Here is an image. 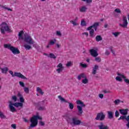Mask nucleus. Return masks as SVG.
Returning a JSON list of instances; mask_svg holds the SVG:
<instances>
[{"label":"nucleus","instance_id":"obj_54","mask_svg":"<svg viewBox=\"0 0 129 129\" xmlns=\"http://www.w3.org/2000/svg\"><path fill=\"white\" fill-rule=\"evenodd\" d=\"M87 4H91L92 3V0H86Z\"/></svg>","mask_w":129,"mask_h":129},{"label":"nucleus","instance_id":"obj_8","mask_svg":"<svg viewBox=\"0 0 129 129\" xmlns=\"http://www.w3.org/2000/svg\"><path fill=\"white\" fill-rule=\"evenodd\" d=\"M122 22L123 23L120 24L119 26H120L121 28H124V29L127 28V25H128V22H127V19L126 18V16L123 15Z\"/></svg>","mask_w":129,"mask_h":129},{"label":"nucleus","instance_id":"obj_37","mask_svg":"<svg viewBox=\"0 0 129 129\" xmlns=\"http://www.w3.org/2000/svg\"><path fill=\"white\" fill-rule=\"evenodd\" d=\"M120 119L124 120V119H125V115L121 116L119 118H118V120H120Z\"/></svg>","mask_w":129,"mask_h":129},{"label":"nucleus","instance_id":"obj_46","mask_svg":"<svg viewBox=\"0 0 129 129\" xmlns=\"http://www.w3.org/2000/svg\"><path fill=\"white\" fill-rule=\"evenodd\" d=\"M11 127H12L14 129H16L17 128V125H16V124H12L11 125Z\"/></svg>","mask_w":129,"mask_h":129},{"label":"nucleus","instance_id":"obj_27","mask_svg":"<svg viewBox=\"0 0 129 129\" xmlns=\"http://www.w3.org/2000/svg\"><path fill=\"white\" fill-rule=\"evenodd\" d=\"M82 82L83 84H87V83H88V79H87V78L86 77V78L82 80Z\"/></svg>","mask_w":129,"mask_h":129},{"label":"nucleus","instance_id":"obj_40","mask_svg":"<svg viewBox=\"0 0 129 129\" xmlns=\"http://www.w3.org/2000/svg\"><path fill=\"white\" fill-rule=\"evenodd\" d=\"M2 8L3 9H5V10H8V11H10L11 12L13 11V10L10 9V8H8V7H6V6H3Z\"/></svg>","mask_w":129,"mask_h":129},{"label":"nucleus","instance_id":"obj_57","mask_svg":"<svg viewBox=\"0 0 129 129\" xmlns=\"http://www.w3.org/2000/svg\"><path fill=\"white\" fill-rule=\"evenodd\" d=\"M126 126L129 128V121H128L127 123L126 124Z\"/></svg>","mask_w":129,"mask_h":129},{"label":"nucleus","instance_id":"obj_42","mask_svg":"<svg viewBox=\"0 0 129 129\" xmlns=\"http://www.w3.org/2000/svg\"><path fill=\"white\" fill-rule=\"evenodd\" d=\"M115 117H118V116H119V113L118 112V111H116L115 112Z\"/></svg>","mask_w":129,"mask_h":129},{"label":"nucleus","instance_id":"obj_53","mask_svg":"<svg viewBox=\"0 0 129 129\" xmlns=\"http://www.w3.org/2000/svg\"><path fill=\"white\" fill-rule=\"evenodd\" d=\"M105 54V55H107V56H108L110 54L109 51H108V50H106Z\"/></svg>","mask_w":129,"mask_h":129},{"label":"nucleus","instance_id":"obj_31","mask_svg":"<svg viewBox=\"0 0 129 129\" xmlns=\"http://www.w3.org/2000/svg\"><path fill=\"white\" fill-rule=\"evenodd\" d=\"M114 103H115V105H117V104H119L120 103V100L119 99H116L114 101Z\"/></svg>","mask_w":129,"mask_h":129},{"label":"nucleus","instance_id":"obj_14","mask_svg":"<svg viewBox=\"0 0 129 129\" xmlns=\"http://www.w3.org/2000/svg\"><path fill=\"white\" fill-rule=\"evenodd\" d=\"M99 68V67L97 65H95L92 69V74H93V75H95V74H96V72L97 71V70H98V69Z\"/></svg>","mask_w":129,"mask_h":129},{"label":"nucleus","instance_id":"obj_16","mask_svg":"<svg viewBox=\"0 0 129 129\" xmlns=\"http://www.w3.org/2000/svg\"><path fill=\"white\" fill-rule=\"evenodd\" d=\"M98 127L99 129H108V126L104 125L103 122H100Z\"/></svg>","mask_w":129,"mask_h":129},{"label":"nucleus","instance_id":"obj_38","mask_svg":"<svg viewBox=\"0 0 129 129\" xmlns=\"http://www.w3.org/2000/svg\"><path fill=\"white\" fill-rule=\"evenodd\" d=\"M12 100H14V101L15 102H16V101H17L18 98H17V96H13L12 97Z\"/></svg>","mask_w":129,"mask_h":129},{"label":"nucleus","instance_id":"obj_18","mask_svg":"<svg viewBox=\"0 0 129 129\" xmlns=\"http://www.w3.org/2000/svg\"><path fill=\"white\" fill-rule=\"evenodd\" d=\"M77 108L78 110V114L79 115H82V113H83V110H82V107L81 106L78 105L77 106Z\"/></svg>","mask_w":129,"mask_h":129},{"label":"nucleus","instance_id":"obj_62","mask_svg":"<svg viewBox=\"0 0 129 129\" xmlns=\"http://www.w3.org/2000/svg\"><path fill=\"white\" fill-rule=\"evenodd\" d=\"M110 49L111 52H113V49H112V47H111Z\"/></svg>","mask_w":129,"mask_h":129},{"label":"nucleus","instance_id":"obj_7","mask_svg":"<svg viewBox=\"0 0 129 129\" xmlns=\"http://www.w3.org/2000/svg\"><path fill=\"white\" fill-rule=\"evenodd\" d=\"M9 73L10 74H11V75H12V77H18V78H22V79H26V77H25L24 75H23V74H21V73H17V72H15L14 73V72H13V71H9Z\"/></svg>","mask_w":129,"mask_h":129},{"label":"nucleus","instance_id":"obj_35","mask_svg":"<svg viewBox=\"0 0 129 129\" xmlns=\"http://www.w3.org/2000/svg\"><path fill=\"white\" fill-rule=\"evenodd\" d=\"M49 57H50V58H51L52 59H56V56L55 55H54V54H53V53H50Z\"/></svg>","mask_w":129,"mask_h":129},{"label":"nucleus","instance_id":"obj_50","mask_svg":"<svg viewBox=\"0 0 129 129\" xmlns=\"http://www.w3.org/2000/svg\"><path fill=\"white\" fill-rule=\"evenodd\" d=\"M125 119L127 121H129V115H128L127 116H126V115H125Z\"/></svg>","mask_w":129,"mask_h":129},{"label":"nucleus","instance_id":"obj_21","mask_svg":"<svg viewBox=\"0 0 129 129\" xmlns=\"http://www.w3.org/2000/svg\"><path fill=\"white\" fill-rule=\"evenodd\" d=\"M24 34V31H21L18 34V39L19 40H24V37H23V35Z\"/></svg>","mask_w":129,"mask_h":129},{"label":"nucleus","instance_id":"obj_13","mask_svg":"<svg viewBox=\"0 0 129 129\" xmlns=\"http://www.w3.org/2000/svg\"><path fill=\"white\" fill-rule=\"evenodd\" d=\"M89 52L91 56L93 57H97V56H98V53H97V51H96V50L91 49L89 50Z\"/></svg>","mask_w":129,"mask_h":129},{"label":"nucleus","instance_id":"obj_58","mask_svg":"<svg viewBox=\"0 0 129 129\" xmlns=\"http://www.w3.org/2000/svg\"><path fill=\"white\" fill-rule=\"evenodd\" d=\"M24 121H25V122H28V119H26V118H24Z\"/></svg>","mask_w":129,"mask_h":129},{"label":"nucleus","instance_id":"obj_11","mask_svg":"<svg viewBox=\"0 0 129 129\" xmlns=\"http://www.w3.org/2000/svg\"><path fill=\"white\" fill-rule=\"evenodd\" d=\"M24 40V42H26L29 45H33V44L35 43V41H34L31 36L29 35H28L27 37H25Z\"/></svg>","mask_w":129,"mask_h":129},{"label":"nucleus","instance_id":"obj_1","mask_svg":"<svg viewBox=\"0 0 129 129\" xmlns=\"http://www.w3.org/2000/svg\"><path fill=\"white\" fill-rule=\"evenodd\" d=\"M9 102V107L11 112H17V109H16V108H15V107L17 108L23 107V103H21V102L13 103L12 101H10Z\"/></svg>","mask_w":129,"mask_h":129},{"label":"nucleus","instance_id":"obj_34","mask_svg":"<svg viewBox=\"0 0 129 129\" xmlns=\"http://www.w3.org/2000/svg\"><path fill=\"white\" fill-rule=\"evenodd\" d=\"M0 117L1 118H6V115L4 114V113L3 112L0 111Z\"/></svg>","mask_w":129,"mask_h":129},{"label":"nucleus","instance_id":"obj_19","mask_svg":"<svg viewBox=\"0 0 129 129\" xmlns=\"http://www.w3.org/2000/svg\"><path fill=\"white\" fill-rule=\"evenodd\" d=\"M119 111L122 115H126V114H127V109H119Z\"/></svg>","mask_w":129,"mask_h":129},{"label":"nucleus","instance_id":"obj_25","mask_svg":"<svg viewBox=\"0 0 129 129\" xmlns=\"http://www.w3.org/2000/svg\"><path fill=\"white\" fill-rule=\"evenodd\" d=\"M36 90H37V92L40 94H41V95H43V94H44L43 91H42V89L39 87H37Z\"/></svg>","mask_w":129,"mask_h":129},{"label":"nucleus","instance_id":"obj_9","mask_svg":"<svg viewBox=\"0 0 129 129\" xmlns=\"http://www.w3.org/2000/svg\"><path fill=\"white\" fill-rule=\"evenodd\" d=\"M58 98L61 101H63V102H66V103H68L69 104L70 109H73L74 108V104H73L72 103L68 102V101L66 100L65 99H64V98L62 97L61 95L58 96Z\"/></svg>","mask_w":129,"mask_h":129},{"label":"nucleus","instance_id":"obj_33","mask_svg":"<svg viewBox=\"0 0 129 129\" xmlns=\"http://www.w3.org/2000/svg\"><path fill=\"white\" fill-rule=\"evenodd\" d=\"M81 26H83V27L86 26V22L84 20H82L81 22Z\"/></svg>","mask_w":129,"mask_h":129},{"label":"nucleus","instance_id":"obj_61","mask_svg":"<svg viewBox=\"0 0 129 129\" xmlns=\"http://www.w3.org/2000/svg\"><path fill=\"white\" fill-rule=\"evenodd\" d=\"M56 46L57 48H60V45H59V44H56Z\"/></svg>","mask_w":129,"mask_h":129},{"label":"nucleus","instance_id":"obj_10","mask_svg":"<svg viewBox=\"0 0 129 129\" xmlns=\"http://www.w3.org/2000/svg\"><path fill=\"white\" fill-rule=\"evenodd\" d=\"M104 118H105V115L103 112H101L97 114V116L95 118V120H104Z\"/></svg>","mask_w":129,"mask_h":129},{"label":"nucleus","instance_id":"obj_36","mask_svg":"<svg viewBox=\"0 0 129 129\" xmlns=\"http://www.w3.org/2000/svg\"><path fill=\"white\" fill-rule=\"evenodd\" d=\"M55 42H56V39H54L53 40H51L50 41H49V45H54V44H55Z\"/></svg>","mask_w":129,"mask_h":129},{"label":"nucleus","instance_id":"obj_41","mask_svg":"<svg viewBox=\"0 0 129 129\" xmlns=\"http://www.w3.org/2000/svg\"><path fill=\"white\" fill-rule=\"evenodd\" d=\"M115 79H116V80L117 81H119V82H120V81H122V79H121V78H120V77H118V76L116 77V78H115Z\"/></svg>","mask_w":129,"mask_h":129},{"label":"nucleus","instance_id":"obj_26","mask_svg":"<svg viewBox=\"0 0 129 129\" xmlns=\"http://www.w3.org/2000/svg\"><path fill=\"white\" fill-rule=\"evenodd\" d=\"M77 104H80L82 106L85 107V104L83 103V102L81 101V100L77 101Z\"/></svg>","mask_w":129,"mask_h":129},{"label":"nucleus","instance_id":"obj_44","mask_svg":"<svg viewBox=\"0 0 129 129\" xmlns=\"http://www.w3.org/2000/svg\"><path fill=\"white\" fill-rule=\"evenodd\" d=\"M70 22L74 25V26H77V23H76V21H71Z\"/></svg>","mask_w":129,"mask_h":129},{"label":"nucleus","instance_id":"obj_6","mask_svg":"<svg viewBox=\"0 0 129 129\" xmlns=\"http://www.w3.org/2000/svg\"><path fill=\"white\" fill-rule=\"evenodd\" d=\"M99 26V23L96 22L94 23V24L92 26H89V27L87 28L88 31H89V34H90V36L92 38L93 37V35H94V30L95 31H96L97 30V27ZM92 28H94V29H91Z\"/></svg>","mask_w":129,"mask_h":129},{"label":"nucleus","instance_id":"obj_32","mask_svg":"<svg viewBox=\"0 0 129 129\" xmlns=\"http://www.w3.org/2000/svg\"><path fill=\"white\" fill-rule=\"evenodd\" d=\"M24 92H25L26 94H29V92H30V90L29 89V88L25 87Z\"/></svg>","mask_w":129,"mask_h":129},{"label":"nucleus","instance_id":"obj_3","mask_svg":"<svg viewBox=\"0 0 129 129\" xmlns=\"http://www.w3.org/2000/svg\"><path fill=\"white\" fill-rule=\"evenodd\" d=\"M4 46L5 49H9L10 50L14 55H17L20 53V50H19L18 48L12 46L11 44H4Z\"/></svg>","mask_w":129,"mask_h":129},{"label":"nucleus","instance_id":"obj_28","mask_svg":"<svg viewBox=\"0 0 129 129\" xmlns=\"http://www.w3.org/2000/svg\"><path fill=\"white\" fill-rule=\"evenodd\" d=\"M120 34V32H112V35H113L114 37L116 38V37H118L119 35Z\"/></svg>","mask_w":129,"mask_h":129},{"label":"nucleus","instance_id":"obj_24","mask_svg":"<svg viewBox=\"0 0 129 129\" xmlns=\"http://www.w3.org/2000/svg\"><path fill=\"white\" fill-rule=\"evenodd\" d=\"M96 41L97 42H99L100 41H102V37L100 35H97L96 37Z\"/></svg>","mask_w":129,"mask_h":129},{"label":"nucleus","instance_id":"obj_5","mask_svg":"<svg viewBox=\"0 0 129 129\" xmlns=\"http://www.w3.org/2000/svg\"><path fill=\"white\" fill-rule=\"evenodd\" d=\"M38 119L41 120L42 117H40L38 115L33 116L30 119L31 124L29 127H35V126H37V124H38Z\"/></svg>","mask_w":129,"mask_h":129},{"label":"nucleus","instance_id":"obj_30","mask_svg":"<svg viewBox=\"0 0 129 129\" xmlns=\"http://www.w3.org/2000/svg\"><path fill=\"white\" fill-rule=\"evenodd\" d=\"M95 61H96V62H98V63H99L101 62V58H100L99 57H96L95 58Z\"/></svg>","mask_w":129,"mask_h":129},{"label":"nucleus","instance_id":"obj_39","mask_svg":"<svg viewBox=\"0 0 129 129\" xmlns=\"http://www.w3.org/2000/svg\"><path fill=\"white\" fill-rule=\"evenodd\" d=\"M80 66H81V67H82V68H87V64H83L82 63H80Z\"/></svg>","mask_w":129,"mask_h":129},{"label":"nucleus","instance_id":"obj_49","mask_svg":"<svg viewBox=\"0 0 129 129\" xmlns=\"http://www.w3.org/2000/svg\"><path fill=\"white\" fill-rule=\"evenodd\" d=\"M45 109V107L40 106L39 107V110H44Z\"/></svg>","mask_w":129,"mask_h":129},{"label":"nucleus","instance_id":"obj_15","mask_svg":"<svg viewBox=\"0 0 129 129\" xmlns=\"http://www.w3.org/2000/svg\"><path fill=\"white\" fill-rule=\"evenodd\" d=\"M17 96L19 97V99L21 103H24V102H25V99H24V97H23V96L22 95V94L20 92L18 93Z\"/></svg>","mask_w":129,"mask_h":129},{"label":"nucleus","instance_id":"obj_47","mask_svg":"<svg viewBox=\"0 0 129 129\" xmlns=\"http://www.w3.org/2000/svg\"><path fill=\"white\" fill-rule=\"evenodd\" d=\"M114 11L115 12H116V13H118V14H120V13H121L120 10L118 9H116Z\"/></svg>","mask_w":129,"mask_h":129},{"label":"nucleus","instance_id":"obj_23","mask_svg":"<svg viewBox=\"0 0 129 129\" xmlns=\"http://www.w3.org/2000/svg\"><path fill=\"white\" fill-rule=\"evenodd\" d=\"M86 11H87V8H86L85 6H83L80 9V12L81 13H85Z\"/></svg>","mask_w":129,"mask_h":129},{"label":"nucleus","instance_id":"obj_12","mask_svg":"<svg viewBox=\"0 0 129 129\" xmlns=\"http://www.w3.org/2000/svg\"><path fill=\"white\" fill-rule=\"evenodd\" d=\"M56 68H58L56 69V72L57 73H60L61 71H63L64 69V67H63V64L61 63H59L57 66Z\"/></svg>","mask_w":129,"mask_h":129},{"label":"nucleus","instance_id":"obj_45","mask_svg":"<svg viewBox=\"0 0 129 129\" xmlns=\"http://www.w3.org/2000/svg\"><path fill=\"white\" fill-rule=\"evenodd\" d=\"M39 124L40 125H41V126H44V125H45V123L43 122V121H40L39 122Z\"/></svg>","mask_w":129,"mask_h":129},{"label":"nucleus","instance_id":"obj_4","mask_svg":"<svg viewBox=\"0 0 129 129\" xmlns=\"http://www.w3.org/2000/svg\"><path fill=\"white\" fill-rule=\"evenodd\" d=\"M0 30L1 33L5 35L6 32H8V33H10V32H12V30L11 29H10V27H9V25H8V24L6 22H2V23L0 25Z\"/></svg>","mask_w":129,"mask_h":129},{"label":"nucleus","instance_id":"obj_55","mask_svg":"<svg viewBox=\"0 0 129 129\" xmlns=\"http://www.w3.org/2000/svg\"><path fill=\"white\" fill-rule=\"evenodd\" d=\"M99 97H100V98H103V95L102 94H99Z\"/></svg>","mask_w":129,"mask_h":129},{"label":"nucleus","instance_id":"obj_56","mask_svg":"<svg viewBox=\"0 0 129 129\" xmlns=\"http://www.w3.org/2000/svg\"><path fill=\"white\" fill-rule=\"evenodd\" d=\"M83 35H86V37H88V33H87V32L83 33Z\"/></svg>","mask_w":129,"mask_h":129},{"label":"nucleus","instance_id":"obj_20","mask_svg":"<svg viewBox=\"0 0 129 129\" xmlns=\"http://www.w3.org/2000/svg\"><path fill=\"white\" fill-rule=\"evenodd\" d=\"M107 114H108V118L109 119H112V118H113V112L108 111L107 112Z\"/></svg>","mask_w":129,"mask_h":129},{"label":"nucleus","instance_id":"obj_17","mask_svg":"<svg viewBox=\"0 0 129 129\" xmlns=\"http://www.w3.org/2000/svg\"><path fill=\"white\" fill-rule=\"evenodd\" d=\"M117 75H118V76H120L121 77H122V78H123V79L124 80V82H125V83H126L127 84H129V80L128 79H126V77H125L124 75H121L119 73H118L117 74Z\"/></svg>","mask_w":129,"mask_h":129},{"label":"nucleus","instance_id":"obj_51","mask_svg":"<svg viewBox=\"0 0 129 129\" xmlns=\"http://www.w3.org/2000/svg\"><path fill=\"white\" fill-rule=\"evenodd\" d=\"M56 34L57 36H61V32L60 31H56Z\"/></svg>","mask_w":129,"mask_h":129},{"label":"nucleus","instance_id":"obj_59","mask_svg":"<svg viewBox=\"0 0 129 129\" xmlns=\"http://www.w3.org/2000/svg\"><path fill=\"white\" fill-rule=\"evenodd\" d=\"M108 25H107V24H105V25H104V28H107V26H108Z\"/></svg>","mask_w":129,"mask_h":129},{"label":"nucleus","instance_id":"obj_22","mask_svg":"<svg viewBox=\"0 0 129 129\" xmlns=\"http://www.w3.org/2000/svg\"><path fill=\"white\" fill-rule=\"evenodd\" d=\"M78 80H80L82 78H86V76L84 73H81L77 77Z\"/></svg>","mask_w":129,"mask_h":129},{"label":"nucleus","instance_id":"obj_48","mask_svg":"<svg viewBox=\"0 0 129 129\" xmlns=\"http://www.w3.org/2000/svg\"><path fill=\"white\" fill-rule=\"evenodd\" d=\"M66 66L67 67H70V66H71V62L69 61L68 62L67 64H66Z\"/></svg>","mask_w":129,"mask_h":129},{"label":"nucleus","instance_id":"obj_2","mask_svg":"<svg viewBox=\"0 0 129 129\" xmlns=\"http://www.w3.org/2000/svg\"><path fill=\"white\" fill-rule=\"evenodd\" d=\"M64 118L65 119H66L67 121H68V123H70L71 125H73V124H74V125H80V124H81L82 123L81 121L79 119H78L77 117L72 118V122H70V120H71V118L66 116H64Z\"/></svg>","mask_w":129,"mask_h":129},{"label":"nucleus","instance_id":"obj_64","mask_svg":"<svg viewBox=\"0 0 129 129\" xmlns=\"http://www.w3.org/2000/svg\"><path fill=\"white\" fill-rule=\"evenodd\" d=\"M127 18L128 20H129V14H127Z\"/></svg>","mask_w":129,"mask_h":129},{"label":"nucleus","instance_id":"obj_43","mask_svg":"<svg viewBox=\"0 0 129 129\" xmlns=\"http://www.w3.org/2000/svg\"><path fill=\"white\" fill-rule=\"evenodd\" d=\"M19 84L20 86H21L22 87H25V84L22 82H21V81L19 82Z\"/></svg>","mask_w":129,"mask_h":129},{"label":"nucleus","instance_id":"obj_63","mask_svg":"<svg viewBox=\"0 0 129 129\" xmlns=\"http://www.w3.org/2000/svg\"><path fill=\"white\" fill-rule=\"evenodd\" d=\"M110 49L111 52H113V49H112V47H111Z\"/></svg>","mask_w":129,"mask_h":129},{"label":"nucleus","instance_id":"obj_29","mask_svg":"<svg viewBox=\"0 0 129 129\" xmlns=\"http://www.w3.org/2000/svg\"><path fill=\"white\" fill-rule=\"evenodd\" d=\"M24 48H25L26 50H30L32 49V47L28 44H25Z\"/></svg>","mask_w":129,"mask_h":129},{"label":"nucleus","instance_id":"obj_60","mask_svg":"<svg viewBox=\"0 0 129 129\" xmlns=\"http://www.w3.org/2000/svg\"><path fill=\"white\" fill-rule=\"evenodd\" d=\"M77 20H78V17H76L75 19L74 20V21L76 22V21H77Z\"/></svg>","mask_w":129,"mask_h":129},{"label":"nucleus","instance_id":"obj_52","mask_svg":"<svg viewBox=\"0 0 129 129\" xmlns=\"http://www.w3.org/2000/svg\"><path fill=\"white\" fill-rule=\"evenodd\" d=\"M103 92H104V93H105V94L110 93V92H111L110 91H106V90H103Z\"/></svg>","mask_w":129,"mask_h":129}]
</instances>
